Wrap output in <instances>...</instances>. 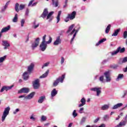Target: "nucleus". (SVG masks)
<instances>
[{
	"label": "nucleus",
	"mask_w": 127,
	"mask_h": 127,
	"mask_svg": "<svg viewBox=\"0 0 127 127\" xmlns=\"http://www.w3.org/2000/svg\"><path fill=\"white\" fill-rule=\"evenodd\" d=\"M54 14V11H51L48 13V9L47 8H45L42 14L41 15V17L43 18H46V19H49V21H51L53 19V14Z\"/></svg>",
	"instance_id": "obj_1"
},
{
	"label": "nucleus",
	"mask_w": 127,
	"mask_h": 127,
	"mask_svg": "<svg viewBox=\"0 0 127 127\" xmlns=\"http://www.w3.org/2000/svg\"><path fill=\"white\" fill-rule=\"evenodd\" d=\"M74 26H75V25L72 24L71 25L69 28L68 30L66 31V33H69V35H73V34H77L78 33V31H79V29L75 30L74 28Z\"/></svg>",
	"instance_id": "obj_2"
},
{
	"label": "nucleus",
	"mask_w": 127,
	"mask_h": 127,
	"mask_svg": "<svg viewBox=\"0 0 127 127\" xmlns=\"http://www.w3.org/2000/svg\"><path fill=\"white\" fill-rule=\"evenodd\" d=\"M9 111H10V108L9 107L5 108L1 117V121L2 122L5 121V118L8 116V114H9Z\"/></svg>",
	"instance_id": "obj_3"
},
{
	"label": "nucleus",
	"mask_w": 127,
	"mask_h": 127,
	"mask_svg": "<svg viewBox=\"0 0 127 127\" xmlns=\"http://www.w3.org/2000/svg\"><path fill=\"white\" fill-rule=\"evenodd\" d=\"M64 79H65V74H63L62 77H59L58 78L56 79V81L53 83V86L56 87L59 84V82L62 83L63 81H64Z\"/></svg>",
	"instance_id": "obj_4"
},
{
	"label": "nucleus",
	"mask_w": 127,
	"mask_h": 127,
	"mask_svg": "<svg viewBox=\"0 0 127 127\" xmlns=\"http://www.w3.org/2000/svg\"><path fill=\"white\" fill-rule=\"evenodd\" d=\"M126 51V48H122L121 47H119L117 48V49L113 51L111 53L112 56L116 55L120 52V53H124Z\"/></svg>",
	"instance_id": "obj_5"
},
{
	"label": "nucleus",
	"mask_w": 127,
	"mask_h": 127,
	"mask_svg": "<svg viewBox=\"0 0 127 127\" xmlns=\"http://www.w3.org/2000/svg\"><path fill=\"white\" fill-rule=\"evenodd\" d=\"M102 88L101 87H94L90 88V91H92V92H96V95L97 97H99L100 95H101V93H102Z\"/></svg>",
	"instance_id": "obj_6"
},
{
	"label": "nucleus",
	"mask_w": 127,
	"mask_h": 127,
	"mask_svg": "<svg viewBox=\"0 0 127 127\" xmlns=\"http://www.w3.org/2000/svg\"><path fill=\"white\" fill-rule=\"evenodd\" d=\"M40 80L39 79H37L35 80V81H33V87L34 89L35 90H37V89H39V87H40Z\"/></svg>",
	"instance_id": "obj_7"
},
{
	"label": "nucleus",
	"mask_w": 127,
	"mask_h": 127,
	"mask_svg": "<svg viewBox=\"0 0 127 127\" xmlns=\"http://www.w3.org/2000/svg\"><path fill=\"white\" fill-rule=\"evenodd\" d=\"M39 41H40V38H37L35 40V41L32 43L31 47L33 50H34L39 45Z\"/></svg>",
	"instance_id": "obj_8"
},
{
	"label": "nucleus",
	"mask_w": 127,
	"mask_h": 127,
	"mask_svg": "<svg viewBox=\"0 0 127 127\" xmlns=\"http://www.w3.org/2000/svg\"><path fill=\"white\" fill-rule=\"evenodd\" d=\"M110 70H108L105 71L104 73V75L106 78V82H109L112 80V78H111V74H110Z\"/></svg>",
	"instance_id": "obj_9"
},
{
	"label": "nucleus",
	"mask_w": 127,
	"mask_h": 127,
	"mask_svg": "<svg viewBox=\"0 0 127 127\" xmlns=\"http://www.w3.org/2000/svg\"><path fill=\"white\" fill-rule=\"evenodd\" d=\"M52 42V38L49 37V40L48 41H46V35H44L43 37L42 43H46V44H50Z\"/></svg>",
	"instance_id": "obj_10"
},
{
	"label": "nucleus",
	"mask_w": 127,
	"mask_h": 127,
	"mask_svg": "<svg viewBox=\"0 0 127 127\" xmlns=\"http://www.w3.org/2000/svg\"><path fill=\"white\" fill-rule=\"evenodd\" d=\"M77 14V12L76 11H73L71 14H68L66 18H69L71 20L74 19L76 17V15Z\"/></svg>",
	"instance_id": "obj_11"
},
{
	"label": "nucleus",
	"mask_w": 127,
	"mask_h": 127,
	"mask_svg": "<svg viewBox=\"0 0 127 127\" xmlns=\"http://www.w3.org/2000/svg\"><path fill=\"white\" fill-rule=\"evenodd\" d=\"M18 93H19V94H22V93H24L25 94H28V93H29V88L27 87H23L19 90Z\"/></svg>",
	"instance_id": "obj_12"
},
{
	"label": "nucleus",
	"mask_w": 127,
	"mask_h": 127,
	"mask_svg": "<svg viewBox=\"0 0 127 127\" xmlns=\"http://www.w3.org/2000/svg\"><path fill=\"white\" fill-rule=\"evenodd\" d=\"M47 44L46 43H41L40 45V49L41 51H45L46 50V48H47Z\"/></svg>",
	"instance_id": "obj_13"
},
{
	"label": "nucleus",
	"mask_w": 127,
	"mask_h": 127,
	"mask_svg": "<svg viewBox=\"0 0 127 127\" xmlns=\"http://www.w3.org/2000/svg\"><path fill=\"white\" fill-rule=\"evenodd\" d=\"M62 41V40H61V39H60V36H58L57 37L56 40L54 42V45H59V44H61Z\"/></svg>",
	"instance_id": "obj_14"
},
{
	"label": "nucleus",
	"mask_w": 127,
	"mask_h": 127,
	"mask_svg": "<svg viewBox=\"0 0 127 127\" xmlns=\"http://www.w3.org/2000/svg\"><path fill=\"white\" fill-rule=\"evenodd\" d=\"M34 95H35V92H33L31 93H30L28 95L25 97V99L26 100H31L32 98L34 96Z\"/></svg>",
	"instance_id": "obj_15"
},
{
	"label": "nucleus",
	"mask_w": 127,
	"mask_h": 127,
	"mask_svg": "<svg viewBox=\"0 0 127 127\" xmlns=\"http://www.w3.org/2000/svg\"><path fill=\"white\" fill-rule=\"evenodd\" d=\"M33 68H34V64L32 63L29 66H28L27 72L29 73V74H30L32 71V70H33Z\"/></svg>",
	"instance_id": "obj_16"
},
{
	"label": "nucleus",
	"mask_w": 127,
	"mask_h": 127,
	"mask_svg": "<svg viewBox=\"0 0 127 127\" xmlns=\"http://www.w3.org/2000/svg\"><path fill=\"white\" fill-rule=\"evenodd\" d=\"M10 29V25H8L7 27H5L2 28L1 30L0 33H1V35H2L3 32H6L8 31Z\"/></svg>",
	"instance_id": "obj_17"
},
{
	"label": "nucleus",
	"mask_w": 127,
	"mask_h": 127,
	"mask_svg": "<svg viewBox=\"0 0 127 127\" xmlns=\"http://www.w3.org/2000/svg\"><path fill=\"white\" fill-rule=\"evenodd\" d=\"M28 74H29V73L27 72H25L23 74V78L25 81L28 80V78H29V75Z\"/></svg>",
	"instance_id": "obj_18"
},
{
	"label": "nucleus",
	"mask_w": 127,
	"mask_h": 127,
	"mask_svg": "<svg viewBox=\"0 0 127 127\" xmlns=\"http://www.w3.org/2000/svg\"><path fill=\"white\" fill-rule=\"evenodd\" d=\"M123 106V103H118L115 105H114L112 107V110H117V109H119V108H121V107Z\"/></svg>",
	"instance_id": "obj_19"
},
{
	"label": "nucleus",
	"mask_w": 127,
	"mask_h": 127,
	"mask_svg": "<svg viewBox=\"0 0 127 127\" xmlns=\"http://www.w3.org/2000/svg\"><path fill=\"white\" fill-rule=\"evenodd\" d=\"M52 5L55 6V7H57L58 6V4H59V1L58 0H57L56 1L54 0H52Z\"/></svg>",
	"instance_id": "obj_20"
},
{
	"label": "nucleus",
	"mask_w": 127,
	"mask_h": 127,
	"mask_svg": "<svg viewBox=\"0 0 127 127\" xmlns=\"http://www.w3.org/2000/svg\"><path fill=\"white\" fill-rule=\"evenodd\" d=\"M58 93V92L57 91V90H56V89H54L51 92V96L52 97H55Z\"/></svg>",
	"instance_id": "obj_21"
},
{
	"label": "nucleus",
	"mask_w": 127,
	"mask_h": 127,
	"mask_svg": "<svg viewBox=\"0 0 127 127\" xmlns=\"http://www.w3.org/2000/svg\"><path fill=\"white\" fill-rule=\"evenodd\" d=\"M44 99H45V96L40 97L38 101V103H39V104H42V103H43V101H44Z\"/></svg>",
	"instance_id": "obj_22"
},
{
	"label": "nucleus",
	"mask_w": 127,
	"mask_h": 127,
	"mask_svg": "<svg viewBox=\"0 0 127 127\" xmlns=\"http://www.w3.org/2000/svg\"><path fill=\"white\" fill-rule=\"evenodd\" d=\"M2 45L3 46H10V44L8 43V41L6 40H3L2 41Z\"/></svg>",
	"instance_id": "obj_23"
},
{
	"label": "nucleus",
	"mask_w": 127,
	"mask_h": 127,
	"mask_svg": "<svg viewBox=\"0 0 127 127\" xmlns=\"http://www.w3.org/2000/svg\"><path fill=\"white\" fill-rule=\"evenodd\" d=\"M109 108H110L109 105H104L101 107V109L102 111H106V110H108Z\"/></svg>",
	"instance_id": "obj_24"
},
{
	"label": "nucleus",
	"mask_w": 127,
	"mask_h": 127,
	"mask_svg": "<svg viewBox=\"0 0 127 127\" xmlns=\"http://www.w3.org/2000/svg\"><path fill=\"white\" fill-rule=\"evenodd\" d=\"M107 41V39L106 38H103L101 40H100L96 45V46H99L100 44L103 43V42H105V41Z\"/></svg>",
	"instance_id": "obj_25"
},
{
	"label": "nucleus",
	"mask_w": 127,
	"mask_h": 127,
	"mask_svg": "<svg viewBox=\"0 0 127 127\" xmlns=\"http://www.w3.org/2000/svg\"><path fill=\"white\" fill-rule=\"evenodd\" d=\"M49 73V70H48L45 73L40 77V78L41 79L42 78H46V77H47Z\"/></svg>",
	"instance_id": "obj_26"
},
{
	"label": "nucleus",
	"mask_w": 127,
	"mask_h": 127,
	"mask_svg": "<svg viewBox=\"0 0 127 127\" xmlns=\"http://www.w3.org/2000/svg\"><path fill=\"white\" fill-rule=\"evenodd\" d=\"M120 30H121V29H120L116 30L114 31V33L112 35V36H118V35L119 34V33L120 32Z\"/></svg>",
	"instance_id": "obj_27"
},
{
	"label": "nucleus",
	"mask_w": 127,
	"mask_h": 127,
	"mask_svg": "<svg viewBox=\"0 0 127 127\" xmlns=\"http://www.w3.org/2000/svg\"><path fill=\"white\" fill-rule=\"evenodd\" d=\"M61 12H62L61 11H59L58 12V16L57 17V23H58V22H59V21H60V15H61Z\"/></svg>",
	"instance_id": "obj_28"
},
{
	"label": "nucleus",
	"mask_w": 127,
	"mask_h": 127,
	"mask_svg": "<svg viewBox=\"0 0 127 127\" xmlns=\"http://www.w3.org/2000/svg\"><path fill=\"white\" fill-rule=\"evenodd\" d=\"M19 4L18 3H16L15 5V10H16V12H18L19 11Z\"/></svg>",
	"instance_id": "obj_29"
},
{
	"label": "nucleus",
	"mask_w": 127,
	"mask_h": 127,
	"mask_svg": "<svg viewBox=\"0 0 127 127\" xmlns=\"http://www.w3.org/2000/svg\"><path fill=\"white\" fill-rule=\"evenodd\" d=\"M26 4H20L19 6V10H22V9H24L25 8Z\"/></svg>",
	"instance_id": "obj_30"
},
{
	"label": "nucleus",
	"mask_w": 127,
	"mask_h": 127,
	"mask_svg": "<svg viewBox=\"0 0 127 127\" xmlns=\"http://www.w3.org/2000/svg\"><path fill=\"white\" fill-rule=\"evenodd\" d=\"M124 78V74H119L118 75V77L116 78V81H119L121 79H123Z\"/></svg>",
	"instance_id": "obj_31"
},
{
	"label": "nucleus",
	"mask_w": 127,
	"mask_h": 127,
	"mask_svg": "<svg viewBox=\"0 0 127 127\" xmlns=\"http://www.w3.org/2000/svg\"><path fill=\"white\" fill-rule=\"evenodd\" d=\"M111 30V24H109L107 27L106 30H105V33L108 34L110 32V30Z\"/></svg>",
	"instance_id": "obj_32"
},
{
	"label": "nucleus",
	"mask_w": 127,
	"mask_h": 127,
	"mask_svg": "<svg viewBox=\"0 0 127 127\" xmlns=\"http://www.w3.org/2000/svg\"><path fill=\"white\" fill-rule=\"evenodd\" d=\"M5 88V91H7L8 90H11L13 88V85H11L10 86H4Z\"/></svg>",
	"instance_id": "obj_33"
},
{
	"label": "nucleus",
	"mask_w": 127,
	"mask_h": 127,
	"mask_svg": "<svg viewBox=\"0 0 127 127\" xmlns=\"http://www.w3.org/2000/svg\"><path fill=\"white\" fill-rule=\"evenodd\" d=\"M126 62H127V57H125L123 60H121L120 64H123V63H126Z\"/></svg>",
	"instance_id": "obj_34"
},
{
	"label": "nucleus",
	"mask_w": 127,
	"mask_h": 127,
	"mask_svg": "<svg viewBox=\"0 0 127 127\" xmlns=\"http://www.w3.org/2000/svg\"><path fill=\"white\" fill-rule=\"evenodd\" d=\"M38 26H39V23H38L37 24H36V21H35L33 22V28H34L35 29H36V28H37Z\"/></svg>",
	"instance_id": "obj_35"
},
{
	"label": "nucleus",
	"mask_w": 127,
	"mask_h": 127,
	"mask_svg": "<svg viewBox=\"0 0 127 127\" xmlns=\"http://www.w3.org/2000/svg\"><path fill=\"white\" fill-rule=\"evenodd\" d=\"M86 120H87V118L86 117H83L80 121V125H83V124H84L85 122H86Z\"/></svg>",
	"instance_id": "obj_36"
},
{
	"label": "nucleus",
	"mask_w": 127,
	"mask_h": 127,
	"mask_svg": "<svg viewBox=\"0 0 127 127\" xmlns=\"http://www.w3.org/2000/svg\"><path fill=\"white\" fill-rule=\"evenodd\" d=\"M6 59V56H4L3 57L0 58V63H2L4 60Z\"/></svg>",
	"instance_id": "obj_37"
},
{
	"label": "nucleus",
	"mask_w": 127,
	"mask_h": 127,
	"mask_svg": "<svg viewBox=\"0 0 127 127\" xmlns=\"http://www.w3.org/2000/svg\"><path fill=\"white\" fill-rule=\"evenodd\" d=\"M17 14H15L14 17L13 18L12 21L13 22H17V19L18 18L17 17Z\"/></svg>",
	"instance_id": "obj_38"
},
{
	"label": "nucleus",
	"mask_w": 127,
	"mask_h": 127,
	"mask_svg": "<svg viewBox=\"0 0 127 127\" xmlns=\"http://www.w3.org/2000/svg\"><path fill=\"white\" fill-rule=\"evenodd\" d=\"M80 102L81 104H84V105H86V99H85V98H82L81 99Z\"/></svg>",
	"instance_id": "obj_39"
},
{
	"label": "nucleus",
	"mask_w": 127,
	"mask_h": 127,
	"mask_svg": "<svg viewBox=\"0 0 127 127\" xmlns=\"http://www.w3.org/2000/svg\"><path fill=\"white\" fill-rule=\"evenodd\" d=\"M110 119V117H109V115H105L103 117L104 121H108Z\"/></svg>",
	"instance_id": "obj_40"
},
{
	"label": "nucleus",
	"mask_w": 127,
	"mask_h": 127,
	"mask_svg": "<svg viewBox=\"0 0 127 127\" xmlns=\"http://www.w3.org/2000/svg\"><path fill=\"white\" fill-rule=\"evenodd\" d=\"M72 116L73 118H76L77 116H78V114L76 113V110H74L73 113H72Z\"/></svg>",
	"instance_id": "obj_41"
},
{
	"label": "nucleus",
	"mask_w": 127,
	"mask_h": 127,
	"mask_svg": "<svg viewBox=\"0 0 127 127\" xmlns=\"http://www.w3.org/2000/svg\"><path fill=\"white\" fill-rule=\"evenodd\" d=\"M6 8H7V7H6V6H3L1 8V11L2 12H4V11H5V10H6Z\"/></svg>",
	"instance_id": "obj_42"
},
{
	"label": "nucleus",
	"mask_w": 127,
	"mask_h": 127,
	"mask_svg": "<svg viewBox=\"0 0 127 127\" xmlns=\"http://www.w3.org/2000/svg\"><path fill=\"white\" fill-rule=\"evenodd\" d=\"M123 37H124V39H126V38H127V31H125L124 32Z\"/></svg>",
	"instance_id": "obj_43"
},
{
	"label": "nucleus",
	"mask_w": 127,
	"mask_h": 127,
	"mask_svg": "<svg viewBox=\"0 0 127 127\" xmlns=\"http://www.w3.org/2000/svg\"><path fill=\"white\" fill-rule=\"evenodd\" d=\"M48 65H49V63H46L45 64H43V65L42 67V68L43 69V68H44V67H47L48 66Z\"/></svg>",
	"instance_id": "obj_44"
},
{
	"label": "nucleus",
	"mask_w": 127,
	"mask_h": 127,
	"mask_svg": "<svg viewBox=\"0 0 127 127\" xmlns=\"http://www.w3.org/2000/svg\"><path fill=\"white\" fill-rule=\"evenodd\" d=\"M24 22H25V20L24 19H22L21 21V26L22 27H23V25L24 24Z\"/></svg>",
	"instance_id": "obj_45"
},
{
	"label": "nucleus",
	"mask_w": 127,
	"mask_h": 127,
	"mask_svg": "<svg viewBox=\"0 0 127 127\" xmlns=\"http://www.w3.org/2000/svg\"><path fill=\"white\" fill-rule=\"evenodd\" d=\"M99 80L100 81V82L104 83V76H100L99 78Z\"/></svg>",
	"instance_id": "obj_46"
},
{
	"label": "nucleus",
	"mask_w": 127,
	"mask_h": 127,
	"mask_svg": "<svg viewBox=\"0 0 127 127\" xmlns=\"http://www.w3.org/2000/svg\"><path fill=\"white\" fill-rule=\"evenodd\" d=\"M76 37L75 34H73V37L71 38V41H70V44H72V41H74V39Z\"/></svg>",
	"instance_id": "obj_47"
},
{
	"label": "nucleus",
	"mask_w": 127,
	"mask_h": 127,
	"mask_svg": "<svg viewBox=\"0 0 127 127\" xmlns=\"http://www.w3.org/2000/svg\"><path fill=\"white\" fill-rule=\"evenodd\" d=\"M127 94V91L125 90L124 91V95L122 96V98H125Z\"/></svg>",
	"instance_id": "obj_48"
},
{
	"label": "nucleus",
	"mask_w": 127,
	"mask_h": 127,
	"mask_svg": "<svg viewBox=\"0 0 127 127\" xmlns=\"http://www.w3.org/2000/svg\"><path fill=\"white\" fill-rule=\"evenodd\" d=\"M30 120H32V121H34L36 120V118H34L33 117V115H32L30 118Z\"/></svg>",
	"instance_id": "obj_49"
},
{
	"label": "nucleus",
	"mask_w": 127,
	"mask_h": 127,
	"mask_svg": "<svg viewBox=\"0 0 127 127\" xmlns=\"http://www.w3.org/2000/svg\"><path fill=\"white\" fill-rule=\"evenodd\" d=\"M83 112H84V108H81L79 110V113L80 114H83Z\"/></svg>",
	"instance_id": "obj_50"
},
{
	"label": "nucleus",
	"mask_w": 127,
	"mask_h": 127,
	"mask_svg": "<svg viewBox=\"0 0 127 127\" xmlns=\"http://www.w3.org/2000/svg\"><path fill=\"white\" fill-rule=\"evenodd\" d=\"M41 120L43 121V122H45V121H46V117L42 116L41 118Z\"/></svg>",
	"instance_id": "obj_51"
},
{
	"label": "nucleus",
	"mask_w": 127,
	"mask_h": 127,
	"mask_svg": "<svg viewBox=\"0 0 127 127\" xmlns=\"http://www.w3.org/2000/svg\"><path fill=\"white\" fill-rule=\"evenodd\" d=\"M118 67H119V65L118 64H115L112 66V68H113V69H117V68Z\"/></svg>",
	"instance_id": "obj_52"
},
{
	"label": "nucleus",
	"mask_w": 127,
	"mask_h": 127,
	"mask_svg": "<svg viewBox=\"0 0 127 127\" xmlns=\"http://www.w3.org/2000/svg\"><path fill=\"white\" fill-rule=\"evenodd\" d=\"M18 112H19V109H16L15 111L13 112V113L14 114V115H15L17 113H18Z\"/></svg>",
	"instance_id": "obj_53"
},
{
	"label": "nucleus",
	"mask_w": 127,
	"mask_h": 127,
	"mask_svg": "<svg viewBox=\"0 0 127 127\" xmlns=\"http://www.w3.org/2000/svg\"><path fill=\"white\" fill-rule=\"evenodd\" d=\"M65 61V59H64V58L63 57H62V59H61V64H63V63H64V62Z\"/></svg>",
	"instance_id": "obj_54"
},
{
	"label": "nucleus",
	"mask_w": 127,
	"mask_h": 127,
	"mask_svg": "<svg viewBox=\"0 0 127 127\" xmlns=\"http://www.w3.org/2000/svg\"><path fill=\"white\" fill-rule=\"evenodd\" d=\"M33 1H34V0H31L28 4V6H30V5H32Z\"/></svg>",
	"instance_id": "obj_55"
},
{
	"label": "nucleus",
	"mask_w": 127,
	"mask_h": 127,
	"mask_svg": "<svg viewBox=\"0 0 127 127\" xmlns=\"http://www.w3.org/2000/svg\"><path fill=\"white\" fill-rule=\"evenodd\" d=\"M18 98H19V99H21V98H24V100H26V99H25V95H21V96H19Z\"/></svg>",
	"instance_id": "obj_56"
},
{
	"label": "nucleus",
	"mask_w": 127,
	"mask_h": 127,
	"mask_svg": "<svg viewBox=\"0 0 127 127\" xmlns=\"http://www.w3.org/2000/svg\"><path fill=\"white\" fill-rule=\"evenodd\" d=\"M5 90V88H4V86H3L2 87V88L1 89L0 92V93H2V92H3V91Z\"/></svg>",
	"instance_id": "obj_57"
},
{
	"label": "nucleus",
	"mask_w": 127,
	"mask_h": 127,
	"mask_svg": "<svg viewBox=\"0 0 127 127\" xmlns=\"http://www.w3.org/2000/svg\"><path fill=\"white\" fill-rule=\"evenodd\" d=\"M28 13H29V9H27L26 10V12H25L26 15L28 16Z\"/></svg>",
	"instance_id": "obj_58"
},
{
	"label": "nucleus",
	"mask_w": 127,
	"mask_h": 127,
	"mask_svg": "<svg viewBox=\"0 0 127 127\" xmlns=\"http://www.w3.org/2000/svg\"><path fill=\"white\" fill-rule=\"evenodd\" d=\"M99 120H100V119L99 118H97L96 119H95L94 121V123H95L96 124V123H98V122H99Z\"/></svg>",
	"instance_id": "obj_59"
},
{
	"label": "nucleus",
	"mask_w": 127,
	"mask_h": 127,
	"mask_svg": "<svg viewBox=\"0 0 127 127\" xmlns=\"http://www.w3.org/2000/svg\"><path fill=\"white\" fill-rule=\"evenodd\" d=\"M10 1H8V2H7L5 4V6L7 7L8 6V4H9V2H10Z\"/></svg>",
	"instance_id": "obj_60"
},
{
	"label": "nucleus",
	"mask_w": 127,
	"mask_h": 127,
	"mask_svg": "<svg viewBox=\"0 0 127 127\" xmlns=\"http://www.w3.org/2000/svg\"><path fill=\"white\" fill-rule=\"evenodd\" d=\"M85 104L84 103H81L78 105L79 108H81V107H83V106H84Z\"/></svg>",
	"instance_id": "obj_61"
},
{
	"label": "nucleus",
	"mask_w": 127,
	"mask_h": 127,
	"mask_svg": "<svg viewBox=\"0 0 127 127\" xmlns=\"http://www.w3.org/2000/svg\"><path fill=\"white\" fill-rule=\"evenodd\" d=\"M37 4V2H35L32 4V6H35Z\"/></svg>",
	"instance_id": "obj_62"
},
{
	"label": "nucleus",
	"mask_w": 127,
	"mask_h": 127,
	"mask_svg": "<svg viewBox=\"0 0 127 127\" xmlns=\"http://www.w3.org/2000/svg\"><path fill=\"white\" fill-rule=\"evenodd\" d=\"M108 61H109V60H105L104 61H103V62H102V63L103 64H105V63H106V62H108Z\"/></svg>",
	"instance_id": "obj_63"
},
{
	"label": "nucleus",
	"mask_w": 127,
	"mask_h": 127,
	"mask_svg": "<svg viewBox=\"0 0 127 127\" xmlns=\"http://www.w3.org/2000/svg\"><path fill=\"white\" fill-rule=\"evenodd\" d=\"M97 126H95V125H93L92 126H90V125H87L86 126V127H96Z\"/></svg>",
	"instance_id": "obj_64"
}]
</instances>
